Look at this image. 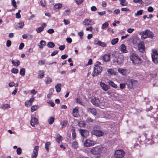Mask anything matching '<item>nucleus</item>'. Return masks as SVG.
Segmentation results:
<instances>
[{
  "label": "nucleus",
  "mask_w": 158,
  "mask_h": 158,
  "mask_svg": "<svg viewBox=\"0 0 158 158\" xmlns=\"http://www.w3.org/2000/svg\"><path fill=\"white\" fill-rule=\"evenodd\" d=\"M139 34L141 35V39L143 40L146 39L147 38L152 39L154 37L153 33L148 30H146L144 31L140 32Z\"/></svg>",
  "instance_id": "nucleus-1"
},
{
  "label": "nucleus",
  "mask_w": 158,
  "mask_h": 158,
  "mask_svg": "<svg viewBox=\"0 0 158 158\" xmlns=\"http://www.w3.org/2000/svg\"><path fill=\"white\" fill-rule=\"evenodd\" d=\"M130 58L134 64H140L142 62L141 59L135 52L132 53L131 54Z\"/></svg>",
  "instance_id": "nucleus-2"
},
{
  "label": "nucleus",
  "mask_w": 158,
  "mask_h": 158,
  "mask_svg": "<svg viewBox=\"0 0 158 158\" xmlns=\"http://www.w3.org/2000/svg\"><path fill=\"white\" fill-rule=\"evenodd\" d=\"M91 102L94 105L100 107L103 106L104 104L103 98H100L99 99L98 98H94L91 99Z\"/></svg>",
  "instance_id": "nucleus-3"
},
{
  "label": "nucleus",
  "mask_w": 158,
  "mask_h": 158,
  "mask_svg": "<svg viewBox=\"0 0 158 158\" xmlns=\"http://www.w3.org/2000/svg\"><path fill=\"white\" fill-rule=\"evenodd\" d=\"M124 57L122 55H119L117 57H115L113 60V63L114 65H120L123 62Z\"/></svg>",
  "instance_id": "nucleus-4"
},
{
  "label": "nucleus",
  "mask_w": 158,
  "mask_h": 158,
  "mask_svg": "<svg viewBox=\"0 0 158 158\" xmlns=\"http://www.w3.org/2000/svg\"><path fill=\"white\" fill-rule=\"evenodd\" d=\"M102 68L96 65L94 67V70L92 73V75L93 77L97 76L101 73L102 72Z\"/></svg>",
  "instance_id": "nucleus-5"
},
{
  "label": "nucleus",
  "mask_w": 158,
  "mask_h": 158,
  "mask_svg": "<svg viewBox=\"0 0 158 158\" xmlns=\"http://www.w3.org/2000/svg\"><path fill=\"white\" fill-rule=\"evenodd\" d=\"M102 151V148L99 146L93 148L90 150V152L94 155H98L100 154Z\"/></svg>",
  "instance_id": "nucleus-6"
},
{
  "label": "nucleus",
  "mask_w": 158,
  "mask_h": 158,
  "mask_svg": "<svg viewBox=\"0 0 158 158\" xmlns=\"http://www.w3.org/2000/svg\"><path fill=\"white\" fill-rule=\"evenodd\" d=\"M125 152L123 150H117L115 152L114 156L116 158H122Z\"/></svg>",
  "instance_id": "nucleus-7"
},
{
  "label": "nucleus",
  "mask_w": 158,
  "mask_h": 158,
  "mask_svg": "<svg viewBox=\"0 0 158 158\" xmlns=\"http://www.w3.org/2000/svg\"><path fill=\"white\" fill-rule=\"evenodd\" d=\"M152 56L153 62L155 64L158 63V54L156 50L154 49L152 50Z\"/></svg>",
  "instance_id": "nucleus-8"
},
{
  "label": "nucleus",
  "mask_w": 158,
  "mask_h": 158,
  "mask_svg": "<svg viewBox=\"0 0 158 158\" xmlns=\"http://www.w3.org/2000/svg\"><path fill=\"white\" fill-rule=\"evenodd\" d=\"M96 142L91 139H87L85 141L84 145L86 147L93 146L96 144Z\"/></svg>",
  "instance_id": "nucleus-9"
},
{
  "label": "nucleus",
  "mask_w": 158,
  "mask_h": 158,
  "mask_svg": "<svg viewBox=\"0 0 158 158\" xmlns=\"http://www.w3.org/2000/svg\"><path fill=\"white\" fill-rule=\"evenodd\" d=\"M138 48L140 52L143 53L145 51L144 43L143 41H140L138 44Z\"/></svg>",
  "instance_id": "nucleus-10"
},
{
  "label": "nucleus",
  "mask_w": 158,
  "mask_h": 158,
  "mask_svg": "<svg viewBox=\"0 0 158 158\" xmlns=\"http://www.w3.org/2000/svg\"><path fill=\"white\" fill-rule=\"evenodd\" d=\"M91 134L97 136H101L103 135L104 132L101 130L94 129L91 131Z\"/></svg>",
  "instance_id": "nucleus-11"
},
{
  "label": "nucleus",
  "mask_w": 158,
  "mask_h": 158,
  "mask_svg": "<svg viewBox=\"0 0 158 158\" xmlns=\"http://www.w3.org/2000/svg\"><path fill=\"white\" fill-rule=\"evenodd\" d=\"M31 125L33 127H35V124H38L39 123L38 120L35 118L34 115L31 116V119L30 121Z\"/></svg>",
  "instance_id": "nucleus-12"
},
{
  "label": "nucleus",
  "mask_w": 158,
  "mask_h": 158,
  "mask_svg": "<svg viewBox=\"0 0 158 158\" xmlns=\"http://www.w3.org/2000/svg\"><path fill=\"white\" fill-rule=\"evenodd\" d=\"M39 148L38 146H35L33 150L31 155L32 158H36L37 156Z\"/></svg>",
  "instance_id": "nucleus-13"
},
{
  "label": "nucleus",
  "mask_w": 158,
  "mask_h": 158,
  "mask_svg": "<svg viewBox=\"0 0 158 158\" xmlns=\"http://www.w3.org/2000/svg\"><path fill=\"white\" fill-rule=\"evenodd\" d=\"M79 132H80L81 135L83 137L86 136L89 134V132L87 130L84 129H80Z\"/></svg>",
  "instance_id": "nucleus-14"
},
{
  "label": "nucleus",
  "mask_w": 158,
  "mask_h": 158,
  "mask_svg": "<svg viewBox=\"0 0 158 158\" xmlns=\"http://www.w3.org/2000/svg\"><path fill=\"white\" fill-rule=\"evenodd\" d=\"M47 25L45 23H43L42 24L41 27L37 28L35 30L38 33H39L43 30L44 28Z\"/></svg>",
  "instance_id": "nucleus-15"
},
{
  "label": "nucleus",
  "mask_w": 158,
  "mask_h": 158,
  "mask_svg": "<svg viewBox=\"0 0 158 158\" xmlns=\"http://www.w3.org/2000/svg\"><path fill=\"white\" fill-rule=\"evenodd\" d=\"M100 85L102 89L105 91H107L109 89V86L108 85L105 84L104 83L101 82Z\"/></svg>",
  "instance_id": "nucleus-16"
},
{
  "label": "nucleus",
  "mask_w": 158,
  "mask_h": 158,
  "mask_svg": "<svg viewBox=\"0 0 158 158\" xmlns=\"http://www.w3.org/2000/svg\"><path fill=\"white\" fill-rule=\"evenodd\" d=\"M94 44H97L102 47H106V43L99 40L95 41L94 42Z\"/></svg>",
  "instance_id": "nucleus-17"
},
{
  "label": "nucleus",
  "mask_w": 158,
  "mask_h": 158,
  "mask_svg": "<svg viewBox=\"0 0 158 158\" xmlns=\"http://www.w3.org/2000/svg\"><path fill=\"white\" fill-rule=\"evenodd\" d=\"M110 55L109 54H106L102 56V59L105 62L109 61L110 60Z\"/></svg>",
  "instance_id": "nucleus-18"
},
{
  "label": "nucleus",
  "mask_w": 158,
  "mask_h": 158,
  "mask_svg": "<svg viewBox=\"0 0 158 158\" xmlns=\"http://www.w3.org/2000/svg\"><path fill=\"white\" fill-rule=\"evenodd\" d=\"M91 23V19H85L83 21L82 23L84 25L88 26L92 24L91 23Z\"/></svg>",
  "instance_id": "nucleus-19"
},
{
  "label": "nucleus",
  "mask_w": 158,
  "mask_h": 158,
  "mask_svg": "<svg viewBox=\"0 0 158 158\" xmlns=\"http://www.w3.org/2000/svg\"><path fill=\"white\" fill-rule=\"evenodd\" d=\"M24 25V23L23 22H21L20 23H17V25H16L15 27V28L16 29H18L19 28L22 29L23 28Z\"/></svg>",
  "instance_id": "nucleus-20"
},
{
  "label": "nucleus",
  "mask_w": 158,
  "mask_h": 158,
  "mask_svg": "<svg viewBox=\"0 0 158 158\" xmlns=\"http://www.w3.org/2000/svg\"><path fill=\"white\" fill-rule=\"evenodd\" d=\"M87 110L88 112L91 113L94 115L96 114V110L94 108H88Z\"/></svg>",
  "instance_id": "nucleus-21"
},
{
  "label": "nucleus",
  "mask_w": 158,
  "mask_h": 158,
  "mask_svg": "<svg viewBox=\"0 0 158 158\" xmlns=\"http://www.w3.org/2000/svg\"><path fill=\"white\" fill-rule=\"evenodd\" d=\"M120 50L123 53H127V52L126 50V47L124 44H122L121 45Z\"/></svg>",
  "instance_id": "nucleus-22"
},
{
  "label": "nucleus",
  "mask_w": 158,
  "mask_h": 158,
  "mask_svg": "<svg viewBox=\"0 0 158 158\" xmlns=\"http://www.w3.org/2000/svg\"><path fill=\"white\" fill-rule=\"evenodd\" d=\"M11 62L15 66H17L20 64V61L17 60H12Z\"/></svg>",
  "instance_id": "nucleus-23"
},
{
  "label": "nucleus",
  "mask_w": 158,
  "mask_h": 158,
  "mask_svg": "<svg viewBox=\"0 0 158 158\" xmlns=\"http://www.w3.org/2000/svg\"><path fill=\"white\" fill-rule=\"evenodd\" d=\"M61 84L60 83L57 84L55 86V88L57 92L59 93L61 90Z\"/></svg>",
  "instance_id": "nucleus-24"
},
{
  "label": "nucleus",
  "mask_w": 158,
  "mask_h": 158,
  "mask_svg": "<svg viewBox=\"0 0 158 158\" xmlns=\"http://www.w3.org/2000/svg\"><path fill=\"white\" fill-rule=\"evenodd\" d=\"M108 84L110 86L116 89L117 88V85L114 84L113 81H108Z\"/></svg>",
  "instance_id": "nucleus-25"
},
{
  "label": "nucleus",
  "mask_w": 158,
  "mask_h": 158,
  "mask_svg": "<svg viewBox=\"0 0 158 158\" xmlns=\"http://www.w3.org/2000/svg\"><path fill=\"white\" fill-rule=\"evenodd\" d=\"M62 5L60 3L56 4L54 6L53 8L54 10H56L57 9H60L62 7Z\"/></svg>",
  "instance_id": "nucleus-26"
},
{
  "label": "nucleus",
  "mask_w": 158,
  "mask_h": 158,
  "mask_svg": "<svg viewBox=\"0 0 158 158\" xmlns=\"http://www.w3.org/2000/svg\"><path fill=\"white\" fill-rule=\"evenodd\" d=\"M127 70L126 69L119 68L118 69V72L123 75H125L126 74Z\"/></svg>",
  "instance_id": "nucleus-27"
},
{
  "label": "nucleus",
  "mask_w": 158,
  "mask_h": 158,
  "mask_svg": "<svg viewBox=\"0 0 158 158\" xmlns=\"http://www.w3.org/2000/svg\"><path fill=\"white\" fill-rule=\"evenodd\" d=\"M78 125L80 127H85V126L86 124L85 122L81 121L78 123Z\"/></svg>",
  "instance_id": "nucleus-28"
},
{
  "label": "nucleus",
  "mask_w": 158,
  "mask_h": 158,
  "mask_svg": "<svg viewBox=\"0 0 158 158\" xmlns=\"http://www.w3.org/2000/svg\"><path fill=\"white\" fill-rule=\"evenodd\" d=\"M120 4L122 6H127L128 4L126 0H119Z\"/></svg>",
  "instance_id": "nucleus-29"
},
{
  "label": "nucleus",
  "mask_w": 158,
  "mask_h": 158,
  "mask_svg": "<svg viewBox=\"0 0 158 158\" xmlns=\"http://www.w3.org/2000/svg\"><path fill=\"white\" fill-rule=\"evenodd\" d=\"M39 76L38 77L39 78H42L44 75V73L42 71H40L39 72Z\"/></svg>",
  "instance_id": "nucleus-30"
},
{
  "label": "nucleus",
  "mask_w": 158,
  "mask_h": 158,
  "mask_svg": "<svg viewBox=\"0 0 158 158\" xmlns=\"http://www.w3.org/2000/svg\"><path fill=\"white\" fill-rule=\"evenodd\" d=\"M10 107V106L8 104H3L1 106V108L2 109H6L9 108Z\"/></svg>",
  "instance_id": "nucleus-31"
},
{
  "label": "nucleus",
  "mask_w": 158,
  "mask_h": 158,
  "mask_svg": "<svg viewBox=\"0 0 158 158\" xmlns=\"http://www.w3.org/2000/svg\"><path fill=\"white\" fill-rule=\"evenodd\" d=\"M40 45H39L40 48H42L43 46H44L46 45V42L45 41L43 40H41L40 43Z\"/></svg>",
  "instance_id": "nucleus-32"
},
{
  "label": "nucleus",
  "mask_w": 158,
  "mask_h": 158,
  "mask_svg": "<svg viewBox=\"0 0 158 158\" xmlns=\"http://www.w3.org/2000/svg\"><path fill=\"white\" fill-rule=\"evenodd\" d=\"M47 46L48 48H52L55 46V44L52 42H49L48 43Z\"/></svg>",
  "instance_id": "nucleus-33"
},
{
  "label": "nucleus",
  "mask_w": 158,
  "mask_h": 158,
  "mask_svg": "<svg viewBox=\"0 0 158 158\" xmlns=\"http://www.w3.org/2000/svg\"><path fill=\"white\" fill-rule=\"evenodd\" d=\"M143 12V10H140L138 11L135 14V17H137L141 15H142Z\"/></svg>",
  "instance_id": "nucleus-34"
},
{
  "label": "nucleus",
  "mask_w": 158,
  "mask_h": 158,
  "mask_svg": "<svg viewBox=\"0 0 158 158\" xmlns=\"http://www.w3.org/2000/svg\"><path fill=\"white\" fill-rule=\"evenodd\" d=\"M78 108L77 107L75 108H74L73 109V115L74 117H76V115L77 114H76V113H77L78 112Z\"/></svg>",
  "instance_id": "nucleus-35"
},
{
  "label": "nucleus",
  "mask_w": 158,
  "mask_h": 158,
  "mask_svg": "<svg viewBox=\"0 0 158 158\" xmlns=\"http://www.w3.org/2000/svg\"><path fill=\"white\" fill-rule=\"evenodd\" d=\"M67 121H63L61 123V124L62 125L61 129H63V128L65 127L67 124Z\"/></svg>",
  "instance_id": "nucleus-36"
},
{
  "label": "nucleus",
  "mask_w": 158,
  "mask_h": 158,
  "mask_svg": "<svg viewBox=\"0 0 158 158\" xmlns=\"http://www.w3.org/2000/svg\"><path fill=\"white\" fill-rule=\"evenodd\" d=\"M54 118L53 117H51L48 120V122L49 124H52L54 121Z\"/></svg>",
  "instance_id": "nucleus-37"
},
{
  "label": "nucleus",
  "mask_w": 158,
  "mask_h": 158,
  "mask_svg": "<svg viewBox=\"0 0 158 158\" xmlns=\"http://www.w3.org/2000/svg\"><path fill=\"white\" fill-rule=\"evenodd\" d=\"M52 81V79L51 78L48 77H46V79L45 81V82L47 84H49Z\"/></svg>",
  "instance_id": "nucleus-38"
},
{
  "label": "nucleus",
  "mask_w": 158,
  "mask_h": 158,
  "mask_svg": "<svg viewBox=\"0 0 158 158\" xmlns=\"http://www.w3.org/2000/svg\"><path fill=\"white\" fill-rule=\"evenodd\" d=\"M118 39L117 38L114 39L111 41V44L112 45H114L116 44L118 42Z\"/></svg>",
  "instance_id": "nucleus-39"
},
{
  "label": "nucleus",
  "mask_w": 158,
  "mask_h": 158,
  "mask_svg": "<svg viewBox=\"0 0 158 158\" xmlns=\"http://www.w3.org/2000/svg\"><path fill=\"white\" fill-rule=\"evenodd\" d=\"M51 144L49 142H46L45 144V148L46 149L48 152L49 151V147Z\"/></svg>",
  "instance_id": "nucleus-40"
},
{
  "label": "nucleus",
  "mask_w": 158,
  "mask_h": 158,
  "mask_svg": "<svg viewBox=\"0 0 158 158\" xmlns=\"http://www.w3.org/2000/svg\"><path fill=\"white\" fill-rule=\"evenodd\" d=\"M107 72L109 74L111 75H115V73L114 71L112 69H109L108 70Z\"/></svg>",
  "instance_id": "nucleus-41"
},
{
  "label": "nucleus",
  "mask_w": 158,
  "mask_h": 158,
  "mask_svg": "<svg viewBox=\"0 0 158 158\" xmlns=\"http://www.w3.org/2000/svg\"><path fill=\"white\" fill-rule=\"evenodd\" d=\"M127 84L129 87H131L133 86V82L132 80H129L127 81Z\"/></svg>",
  "instance_id": "nucleus-42"
},
{
  "label": "nucleus",
  "mask_w": 158,
  "mask_h": 158,
  "mask_svg": "<svg viewBox=\"0 0 158 158\" xmlns=\"http://www.w3.org/2000/svg\"><path fill=\"white\" fill-rule=\"evenodd\" d=\"M20 74L22 76H24L25 73V70L24 69H21L19 72Z\"/></svg>",
  "instance_id": "nucleus-43"
},
{
  "label": "nucleus",
  "mask_w": 158,
  "mask_h": 158,
  "mask_svg": "<svg viewBox=\"0 0 158 158\" xmlns=\"http://www.w3.org/2000/svg\"><path fill=\"white\" fill-rule=\"evenodd\" d=\"M109 24L107 22H105V23L103 24L102 26V28L105 29L108 26Z\"/></svg>",
  "instance_id": "nucleus-44"
},
{
  "label": "nucleus",
  "mask_w": 158,
  "mask_h": 158,
  "mask_svg": "<svg viewBox=\"0 0 158 158\" xmlns=\"http://www.w3.org/2000/svg\"><path fill=\"white\" fill-rule=\"evenodd\" d=\"M62 139V137L61 136H60V135H58V137H57V142L59 143L60 141H61Z\"/></svg>",
  "instance_id": "nucleus-45"
},
{
  "label": "nucleus",
  "mask_w": 158,
  "mask_h": 158,
  "mask_svg": "<svg viewBox=\"0 0 158 158\" xmlns=\"http://www.w3.org/2000/svg\"><path fill=\"white\" fill-rule=\"evenodd\" d=\"M25 105L26 107H29L32 105V104L30 103L28 101H27L25 102Z\"/></svg>",
  "instance_id": "nucleus-46"
},
{
  "label": "nucleus",
  "mask_w": 158,
  "mask_h": 158,
  "mask_svg": "<svg viewBox=\"0 0 158 158\" xmlns=\"http://www.w3.org/2000/svg\"><path fill=\"white\" fill-rule=\"evenodd\" d=\"M11 72L13 73H18L19 70L17 69L13 68L12 69Z\"/></svg>",
  "instance_id": "nucleus-47"
},
{
  "label": "nucleus",
  "mask_w": 158,
  "mask_h": 158,
  "mask_svg": "<svg viewBox=\"0 0 158 158\" xmlns=\"http://www.w3.org/2000/svg\"><path fill=\"white\" fill-rule=\"evenodd\" d=\"M45 60H39L38 62V64L40 65H42L44 64Z\"/></svg>",
  "instance_id": "nucleus-48"
},
{
  "label": "nucleus",
  "mask_w": 158,
  "mask_h": 158,
  "mask_svg": "<svg viewBox=\"0 0 158 158\" xmlns=\"http://www.w3.org/2000/svg\"><path fill=\"white\" fill-rule=\"evenodd\" d=\"M76 4L79 5L81 4L83 2V0H75Z\"/></svg>",
  "instance_id": "nucleus-49"
},
{
  "label": "nucleus",
  "mask_w": 158,
  "mask_h": 158,
  "mask_svg": "<svg viewBox=\"0 0 158 158\" xmlns=\"http://www.w3.org/2000/svg\"><path fill=\"white\" fill-rule=\"evenodd\" d=\"M78 143L76 142H74L73 143L72 146L75 148H77L78 147Z\"/></svg>",
  "instance_id": "nucleus-50"
},
{
  "label": "nucleus",
  "mask_w": 158,
  "mask_h": 158,
  "mask_svg": "<svg viewBox=\"0 0 158 158\" xmlns=\"http://www.w3.org/2000/svg\"><path fill=\"white\" fill-rule=\"evenodd\" d=\"M21 151H22V149L21 148H17L16 152L17 154L19 155L21 153Z\"/></svg>",
  "instance_id": "nucleus-51"
},
{
  "label": "nucleus",
  "mask_w": 158,
  "mask_h": 158,
  "mask_svg": "<svg viewBox=\"0 0 158 158\" xmlns=\"http://www.w3.org/2000/svg\"><path fill=\"white\" fill-rule=\"evenodd\" d=\"M11 3L14 7L16 8L17 7L16 2L15 0H11Z\"/></svg>",
  "instance_id": "nucleus-52"
},
{
  "label": "nucleus",
  "mask_w": 158,
  "mask_h": 158,
  "mask_svg": "<svg viewBox=\"0 0 158 158\" xmlns=\"http://www.w3.org/2000/svg\"><path fill=\"white\" fill-rule=\"evenodd\" d=\"M84 33L82 31H80L78 33V35L80 37V38L81 39H82V36L83 35Z\"/></svg>",
  "instance_id": "nucleus-53"
},
{
  "label": "nucleus",
  "mask_w": 158,
  "mask_h": 158,
  "mask_svg": "<svg viewBox=\"0 0 158 158\" xmlns=\"http://www.w3.org/2000/svg\"><path fill=\"white\" fill-rule=\"evenodd\" d=\"M40 4L41 5L44 7L46 5V2H45V1L44 0H41L40 1Z\"/></svg>",
  "instance_id": "nucleus-54"
},
{
  "label": "nucleus",
  "mask_w": 158,
  "mask_h": 158,
  "mask_svg": "<svg viewBox=\"0 0 158 158\" xmlns=\"http://www.w3.org/2000/svg\"><path fill=\"white\" fill-rule=\"evenodd\" d=\"M133 2L135 3H139L140 4L142 3V0H133Z\"/></svg>",
  "instance_id": "nucleus-55"
},
{
  "label": "nucleus",
  "mask_w": 158,
  "mask_h": 158,
  "mask_svg": "<svg viewBox=\"0 0 158 158\" xmlns=\"http://www.w3.org/2000/svg\"><path fill=\"white\" fill-rule=\"evenodd\" d=\"M47 31L49 34H52L54 32V31L53 29H50L48 30Z\"/></svg>",
  "instance_id": "nucleus-56"
},
{
  "label": "nucleus",
  "mask_w": 158,
  "mask_h": 158,
  "mask_svg": "<svg viewBox=\"0 0 158 158\" xmlns=\"http://www.w3.org/2000/svg\"><path fill=\"white\" fill-rule=\"evenodd\" d=\"M65 45H61V46H59V48L60 50L61 51H62L64 50V49L65 48Z\"/></svg>",
  "instance_id": "nucleus-57"
},
{
  "label": "nucleus",
  "mask_w": 158,
  "mask_h": 158,
  "mask_svg": "<svg viewBox=\"0 0 158 158\" xmlns=\"http://www.w3.org/2000/svg\"><path fill=\"white\" fill-rule=\"evenodd\" d=\"M37 109L36 106H33L31 108V111L32 112L34 111Z\"/></svg>",
  "instance_id": "nucleus-58"
},
{
  "label": "nucleus",
  "mask_w": 158,
  "mask_h": 158,
  "mask_svg": "<svg viewBox=\"0 0 158 158\" xmlns=\"http://www.w3.org/2000/svg\"><path fill=\"white\" fill-rule=\"evenodd\" d=\"M24 44L23 43H21L19 46V49L20 50L22 49L24 47Z\"/></svg>",
  "instance_id": "nucleus-59"
},
{
  "label": "nucleus",
  "mask_w": 158,
  "mask_h": 158,
  "mask_svg": "<svg viewBox=\"0 0 158 158\" xmlns=\"http://www.w3.org/2000/svg\"><path fill=\"white\" fill-rule=\"evenodd\" d=\"M72 139H74L76 137V133L73 130L72 132Z\"/></svg>",
  "instance_id": "nucleus-60"
},
{
  "label": "nucleus",
  "mask_w": 158,
  "mask_h": 158,
  "mask_svg": "<svg viewBox=\"0 0 158 158\" xmlns=\"http://www.w3.org/2000/svg\"><path fill=\"white\" fill-rule=\"evenodd\" d=\"M120 10L118 9H115L114 11V13L117 15L120 13Z\"/></svg>",
  "instance_id": "nucleus-61"
},
{
  "label": "nucleus",
  "mask_w": 158,
  "mask_h": 158,
  "mask_svg": "<svg viewBox=\"0 0 158 158\" xmlns=\"http://www.w3.org/2000/svg\"><path fill=\"white\" fill-rule=\"evenodd\" d=\"M58 50H55L51 54V55L52 56H53L57 54L58 52Z\"/></svg>",
  "instance_id": "nucleus-62"
},
{
  "label": "nucleus",
  "mask_w": 158,
  "mask_h": 158,
  "mask_svg": "<svg viewBox=\"0 0 158 158\" xmlns=\"http://www.w3.org/2000/svg\"><path fill=\"white\" fill-rule=\"evenodd\" d=\"M125 83H121L120 84V89H123L125 87Z\"/></svg>",
  "instance_id": "nucleus-63"
},
{
  "label": "nucleus",
  "mask_w": 158,
  "mask_h": 158,
  "mask_svg": "<svg viewBox=\"0 0 158 158\" xmlns=\"http://www.w3.org/2000/svg\"><path fill=\"white\" fill-rule=\"evenodd\" d=\"M134 30V29L129 28L127 30V31L129 33H132Z\"/></svg>",
  "instance_id": "nucleus-64"
}]
</instances>
